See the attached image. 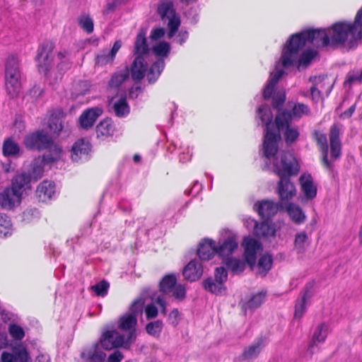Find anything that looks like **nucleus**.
<instances>
[{
    "mask_svg": "<svg viewBox=\"0 0 362 362\" xmlns=\"http://www.w3.org/2000/svg\"><path fill=\"white\" fill-rule=\"evenodd\" d=\"M49 152L44 154L42 156V162L45 163H52L57 162L62 158L63 155V150L59 146L54 144L52 142V146L48 148Z\"/></svg>",
    "mask_w": 362,
    "mask_h": 362,
    "instance_id": "34",
    "label": "nucleus"
},
{
    "mask_svg": "<svg viewBox=\"0 0 362 362\" xmlns=\"http://www.w3.org/2000/svg\"><path fill=\"white\" fill-rule=\"evenodd\" d=\"M129 77V69L127 66L124 69L116 72L110 81L111 87H118Z\"/></svg>",
    "mask_w": 362,
    "mask_h": 362,
    "instance_id": "43",
    "label": "nucleus"
},
{
    "mask_svg": "<svg viewBox=\"0 0 362 362\" xmlns=\"http://www.w3.org/2000/svg\"><path fill=\"white\" fill-rule=\"evenodd\" d=\"M55 194V185L53 182L44 180L40 182L36 189V196L39 201L47 202Z\"/></svg>",
    "mask_w": 362,
    "mask_h": 362,
    "instance_id": "22",
    "label": "nucleus"
},
{
    "mask_svg": "<svg viewBox=\"0 0 362 362\" xmlns=\"http://www.w3.org/2000/svg\"><path fill=\"white\" fill-rule=\"evenodd\" d=\"M63 112L59 111L54 112L50 115L48 121V127L49 129L56 134H59L63 129Z\"/></svg>",
    "mask_w": 362,
    "mask_h": 362,
    "instance_id": "33",
    "label": "nucleus"
},
{
    "mask_svg": "<svg viewBox=\"0 0 362 362\" xmlns=\"http://www.w3.org/2000/svg\"><path fill=\"white\" fill-rule=\"evenodd\" d=\"M165 67L163 59H158L154 62L147 72V79L150 83H154L160 75Z\"/></svg>",
    "mask_w": 362,
    "mask_h": 362,
    "instance_id": "37",
    "label": "nucleus"
},
{
    "mask_svg": "<svg viewBox=\"0 0 362 362\" xmlns=\"http://www.w3.org/2000/svg\"><path fill=\"white\" fill-rule=\"evenodd\" d=\"M182 274L187 281H195L202 276L203 267L199 259H192L184 268Z\"/></svg>",
    "mask_w": 362,
    "mask_h": 362,
    "instance_id": "15",
    "label": "nucleus"
},
{
    "mask_svg": "<svg viewBox=\"0 0 362 362\" xmlns=\"http://www.w3.org/2000/svg\"><path fill=\"white\" fill-rule=\"evenodd\" d=\"M228 272L224 267H216L215 270V280L221 284L224 285V283L227 281Z\"/></svg>",
    "mask_w": 362,
    "mask_h": 362,
    "instance_id": "58",
    "label": "nucleus"
},
{
    "mask_svg": "<svg viewBox=\"0 0 362 362\" xmlns=\"http://www.w3.org/2000/svg\"><path fill=\"white\" fill-rule=\"evenodd\" d=\"M306 42L317 45L320 43L323 47H331L329 28L327 30H311L292 35L284 45L280 59L281 64L284 68L293 64L299 51L303 49Z\"/></svg>",
    "mask_w": 362,
    "mask_h": 362,
    "instance_id": "2",
    "label": "nucleus"
},
{
    "mask_svg": "<svg viewBox=\"0 0 362 362\" xmlns=\"http://www.w3.org/2000/svg\"><path fill=\"white\" fill-rule=\"evenodd\" d=\"M242 245L245 249L244 256L245 262L252 267L256 262L257 252L261 245L257 240L250 237H245L243 239Z\"/></svg>",
    "mask_w": 362,
    "mask_h": 362,
    "instance_id": "12",
    "label": "nucleus"
},
{
    "mask_svg": "<svg viewBox=\"0 0 362 362\" xmlns=\"http://www.w3.org/2000/svg\"><path fill=\"white\" fill-rule=\"evenodd\" d=\"M12 223L6 215L0 214V237H6L12 231Z\"/></svg>",
    "mask_w": 362,
    "mask_h": 362,
    "instance_id": "45",
    "label": "nucleus"
},
{
    "mask_svg": "<svg viewBox=\"0 0 362 362\" xmlns=\"http://www.w3.org/2000/svg\"><path fill=\"white\" fill-rule=\"evenodd\" d=\"M148 64L144 57H135L129 69V74L134 81L139 82L144 78Z\"/></svg>",
    "mask_w": 362,
    "mask_h": 362,
    "instance_id": "16",
    "label": "nucleus"
},
{
    "mask_svg": "<svg viewBox=\"0 0 362 362\" xmlns=\"http://www.w3.org/2000/svg\"><path fill=\"white\" fill-rule=\"evenodd\" d=\"M273 263V258L270 254L266 253L262 255L258 261L257 267L259 273L265 276L271 269Z\"/></svg>",
    "mask_w": 362,
    "mask_h": 362,
    "instance_id": "38",
    "label": "nucleus"
},
{
    "mask_svg": "<svg viewBox=\"0 0 362 362\" xmlns=\"http://www.w3.org/2000/svg\"><path fill=\"white\" fill-rule=\"evenodd\" d=\"M331 47L355 49L362 40V6L357 11L354 22L338 21L329 27Z\"/></svg>",
    "mask_w": 362,
    "mask_h": 362,
    "instance_id": "4",
    "label": "nucleus"
},
{
    "mask_svg": "<svg viewBox=\"0 0 362 362\" xmlns=\"http://www.w3.org/2000/svg\"><path fill=\"white\" fill-rule=\"evenodd\" d=\"M327 337V325L325 323L317 325L314 331L308 349V351L311 355L314 353L313 348L317 346L318 344L324 343Z\"/></svg>",
    "mask_w": 362,
    "mask_h": 362,
    "instance_id": "25",
    "label": "nucleus"
},
{
    "mask_svg": "<svg viewBox=\"0 0 362 362\" xmlns=\"http://www.w3.org/2000/svg\"><path fill=\"white\" fill-rule=\"evenodd\" d=\"M216 254V244L211 239H204L199 243L197 255L202 261L211 259Z\"/></svg>",
    "mask_w": 362,
    "mask_h": 362,
    "instance_id": "18",
    "label": "nucleus"
},
{
    "mask_svg": "<svg viewBox=\"0 0 362 362\" xmlns=\"http://www.w3.org/2000/svg\"><path fill=\"white\" fill-rule=\"evenodd\" d=\"M247 223H251L254 226L255 234L259 238L274 237L275 235V229L268 223H257L253 219H246Z\"/></svg>",
    "mask_w": 362,
    "mask_h": 362,
    "instance_id": "24",
    "label": "nucleus"
},
{
    "mask_svg": "<svg viewBox=\"0 0 362 362\" xmlns=\"http://www.w3.org/2000/svg\"><path fill=\"white\" fill-rule=\"evenodd\" d=\"M133 335L132 332L129 336H125L115 329L107 330L103 334L100 342L101 346L106 350L119 347L129 349L132 346L131 339Z\"/></svg>",
    "mask_w": 362,
    "mask_h": 362,
    "instance_id": "6",
    "label": "nucleus"
},
{
    "mask_svg": "<svg viewBox=\"0 0 362 362\" xmlns=\"http://www.w3.org/2000/svg\"><path fill=\"white\" fill-rule=\"evenodd\" d=\"M238 243L235 236H229L222 243L216 245V254L225 257L232 255L238 248Z\"/></svg>",
    "mask_w": 362,
    "mask_h": 362,
    "instance_id": "20",
    "label": "nucleus"
},
{
    "mask_svg": "<svg viewBox=\"0 0 362 362\" xmlns=\"http://www.w3.org/2000/svg\"><path fill=\"white\" fill-rule=\"evenodd\" d=\"M109 288L110 283L103 279L92 286V291H93L97 296L103 298L107 295Z\"/></svg>",
    "mask_w": 362,
    "mask_h": 362,
    "instance_id": "47",
    "label": "nucleus"
},
{
    "mask_svg": "<svg viewBox=\"0 0 362 362\" xmlns=\"http://www.w3.org/2000/svg\"><path fill=\"white\" fill-rule=\"evenodd\" d=\"M203 286L206 291L215 294L221 293L222 291L226 289L224 285L216 281L212 278H208L205 279L203 281Z\"/></svg>",
    "mask_w": 362,
    "mask_h": 362,
    "instance_id": "41",
    "label": "nucleus"
},
{
    "mask_svg": "<svg viewBox=\"0 0 362 362\" xmlns=\"http://www.w3.org/2000/svg\"><path fill=\"white\" fill-rule=\"evenodd\" d=\"M16 362H31L26 349L22 348L16 351Z\"/></svg>",
    "mask_w": 362,
    "mask_h": 362,
    "instance_id": "62",
    "label": "nucleus"
},
{
    "mask_svg": "<svg viewBox=\"0 0 362 362\" xmlns=\"http://www.w3.org/2000/svg\"><path fill=\"white\" fill-rule=\"evenodd\" d=\"M267 339L266 337H260L247 348L245 349L240 356L242 362H250L256 358L260 354L262 349L267 344Z\"/></svg>",
    "mask_w": 362,
    "mask_h": 362,
    "instance_id": "10",
    "label": "nucleus"
},
{
    "mask_svg": "<svg viewBox=\"0 0 362 362\" xmlns=\"http://www.w3.org/2000/svg\"><path fill=\"white\" fill-rule=\"evenodd\" d=\"M173 296L179 300H183L186 296V290L182 284H176L173 291Z\"/></svg>",
    "mask_w": 362,
    "mask_h": 362,
    "instance_id": "60",
    "label": "nucleus"
},
{
    "mask_svg": "<svg viewBox=\"0 0 362 362\" xmlns=\"http://www.w3.org/2000/svg\"><path fill=\"white\" fill-rule=\"evenodd\" d=\"M30 177L25 173L16 175L13 177L10 187L15 189L22 197L23 192L27 188H30Z\"/></svg>",
    "mask_w": 362,
    "mask_h": 362,
    "instance_id": "27",
    "label": "nucleus"
},
{
    "mask_svg": "<svg viewBox=\"0 0 362 362\" xmlns=\"http://www.w3.org/2000/svg\"><path fill=\"white\" fill-rule=\"evenodd\" d=\"M157 13L160 16L162 21L167 19L176 15L174 4L172 0H160L157 6Z\"/></svg>",
    "mask_w": 362,
    "mask_h": 362,
    "instance_id": "28",
    "label": "nucleus"
},
{
    "mask_svg": "<svg viewBox=\"0 0 362 362\" xmlns=\"http://www.w3.org/2000/svg\"><path fill=\"white\" fill-rule=\"evenodd\" d=\"M314 283L308 282L302 292L300 293V298L296 300L295 306V318H301L306 310L307 300L310 299L313 295Z\"/></svg>",
    "mask_w": 362,
    "mask_h": 362,
    "instance_id": "9",
    "label": "nucleus"
},
{
    "mask_svg": "<svg viewBox=\"0 0 362 362\" xmlns=\"http://www.w3.org/2000/svg\"><path fill=\"white\" fill-rule=\"evenodd\" d=\"M280 207H282L281 202L275 203L271 200H262L255 204L258 214L263 218H270L274 216Z\"/></svg>",
    "mask_w": 362,
    "mask_h": 362,
    "instance_id": "13",
    "label": "nucleus"
},
{
    "mask_svg": "<svg viewBox=\"0 0 362 362\" xmlns=\"http://www.w3.org/2000/svg\"><path fill=\"white\" fill-rule=\"evenodd\" d=\"M146 35V31L144 29H141L136 35L133 51L135 57H144L148 52L149 48Z\"/></svg>",
    "mask_w": 362,
    "mask_h": 362,
    "instance_id": "23",
    "label": "nucleus"
},
{
    "mask_svg": "<svg viewBox=\"0 0 362 362\" xmlns=\"http://www.w3.org/2000/svg\"><path fill=\"white\" fill-rule=\"evenodd\" d=\"M8 333L13 339L17 341L22 340L25 337L23 329L17 324H11L8 327Z\"/></svg>",
    "mask_w": 362,
    "mask_h": 362,
    "instance_id": "51",
    "label": "nucleus"
},
{
    "mask_svg": "<svg viewBox=\"0 0 362 362\" xmlns=\"http://www.w3.org/2000/svg\"><path fill=\"white\" fill-rule=\"evenodd\" d=\"M163 322L160 320L151 322L146 326L147 333L153 337H158L163 329Z\"/></svg>",
    "mask_w": 362,
    "mask_h": 362,
    "instance_id": "49",
    "label": "nucleus"
},
{
    "mask_svg": "<svg viewBox=\"0 0 362 362\" xmlns=\"http://www.w3.org/2000/svg\"><path fill=\"white\" fill-rule=\"evenodd\" d=\"M223 264L234 274H238L245 270L246 263L245 261L238 258L227 257L223 259Z\"/></svg>",
    "mask_w": 362,
    "mask_h": 362,
    "instance_id": "35",
    "label": "nucleus"
},
{
    "mask_svg": "<svg viewBox=\"0 0 362 362\" xmlns=\"http://www.w3.org/2000/svg\"><path fill=\"white\" fill-rule=\"evenodd\" d=\"M322 79L321 76H312L310 78V81L314 83V85L310 88V93L313 100H318L320 98L321 92L316 88L315 83L317 81H322Z\"/></svg>",
    "mask_w": 362,
    "mask_h": 362,
    "instance_id": "59",
    "label": "nucleus"
},
{
    "mask_svg": "<svg viewBox=\"0 0 362 362\" xmlns=\"http://www.w3.org/2000/svg\"><path fill=\"white\" fill-rule=\"evenodd\" d=\"M144 305V300L142 298H139L135 300L130 306V313L128 314L131 315H135L137 318L138 315L142 313Z\"/></svg>",
    "mask_w": 362,
    "mask_h": 362,
    "instance_id": "55",
    "label": "nucleus"
},
{
    "mask_svg": "<svg viewBox=\"0 0 362 362\" xmlns=\"http://www.w3.org/2000/svg\"><path fill=\"white\" fill-rule=\"evenodd\" d=\"M2 152L6 157H16L19 155L20 147L11 138H6L3 143Z\"/></svg>",
    "mask_w": 362,
    "mask_h": 362,
    "instance_id": "36",
    "label": "nucleus"
},
{
    "mask_svg": "<svg viewBox=\"0 0 362 362\" xmlns=\"http://www.w3.org/2000/svg\"><path fill=\"white\" fill-rule=\"evenodd\" d=\"M80 127L84 129L90 127V108H87L79 117Z\"/></svg>",
    "mask_w": 362,
    "mask_h": 362,
    "instance_id": "57",
    "label": "nucleus"
},
{
    "mask_svg": "<svg viewBox=\"0 0 362 362\" xmlns=\"http://www.w3.org/2000/svg\"><path fill=\"white\" fill-rule=\"evenodd\" d=\"M317 52L313 49H309L303 52L298 59V69L301 66L307 67L311 62L312 59L316 56Z\"/></svg>",
    "mask_w": 362,
    "mask_h": 362,
    "instance_id": "48",
    "label": "nucleus"
},
{
    "mask_svg": "<svg viewBox=\"0 0 362 362\" xmlns=\"http://www.w3.org/2000/svg\"><path fill=\"white\" fill-rule=\"evenodd\" d=\"M177 279L175 274L165 275L160 281V291L163 293L171 292L175 286Z\"/></svg>",
    "mask_w": 362,
    "mask_h": 362,
    "instance_id": "39",
    "label": "nucleus"
},
{
    "mask_svg": "<svg viewBox=\"0 0 362 362\" xmlns=\"http://www.w3.org/2000/svg\"><path fill=\"white\" fill-rule=\"evenodd\" d=\"M54 47L53 42L45 41L40 45L37 49L35 59L37 62L39 71L46 76L48 74V71L52 64L51 55Z\"/></svg>",
    "mask_w": 362,
    "mask_h": 362,
    "instance_id": "8",
    "label": "nucleus"
},
{
    "mask_svg": "<svg viewBox=\"0 0 362 362\" xmlns=\"http://www.w3.org/2000/svg\"><path fill=\"white\" fill-rule=\"evenodd\" d=\"M78 23L87 33H90V16L88 13H81L78 17Z\"/></svg>",
    "mask_w": 362,
    "mask_h": 362,
    "instance_id": "53",
    "label": "nucleus"
},
{
    "mask_svg": "<svg viewBox=\"0 0 362 362\" xmlns=\"http://www.w3.org/2000/svg\"><path fill=\"white\" fill-rule=\"evenodd\" d=\"M90 151V145L88 140L80 139L74 143L71 148V159L77 162L82 156L88 157Z\"/></svg>",
    "mask_w": 362,
    "mask_h": 362,
    "instance_id": "26",
    "label": "nucleus"
},
{
    "mask_svg": "<svg viewBox=\"0 0 362 362\" xmlns=\"http://www.w3.org/2000/svg\"><path fill=\"white\" fill-rule=\"evenodd\" d=\"M266 297V293L261 291L252 296V297L245 303V309L255 310L259 307Z\"/></svg>",
    "mask_w": 362,
    "mask_h": 362,
    "instance_id": "42",
    "label": "nucleus"
},
{
    "mask_svg": "<svg viewBox=\"0 0 362 362\" xmlns=\"http://www.w3.org/2000/svg\"><path fill=\"white\" fill-rule=\"evenodd\" d=\"M286 95L284 93H277L272 99V106L275 109H279L284 103Z\"/></svg>",
    "mask_w": 362,
    "mask_h": 362,
    "instance_id": "61",
    "label": "nucleus"
},
{
    "mask_svg": "<svg viewBox=\"0 0 362 362\" xmlns=\"http://www.w3.org/2000/svg\"><path fill=\"white\" fill-rule=\"evenodd\" d=\"M52 138L43 129L33 132L24 138L25 146L30 150L47 149L52 144Z\"/></svg>",
    "mask_w": 362,
    "mask_h": 362,
    "instance_id": "7",
    "label": "nucleus"
},
{
    "mask_svg": "<svg viewBox=\"0 0 362 362\" xmlns=\"http://www.w3.org/2000/svg\"><path fill=\"white\" fill-rule=\"evenodd\" d=\"M170 47L168 42H161L153 47V51L156 55L165 57L168 55Z\"/></svg>",
    "mask_w": 362,
    "mask_h": 362,
    "instance_id": "52",
    "label": "nucleus"
},
{
    "mask_svg": "<svg viewBox=\"0 0 362 362\" xmlns=\"http://www.w3.org/2000/svg\"><path fill=\"white\" fill-rule=\"evenodd\" d=\"M257 117L261 120V124L265 126L263 149L264 155L268 159L274 157L278 152V143L281 140L280 129L286 128L284 137L286 144H293L299 136L298 130L290 127L292 116L289 111H279L275 118L276 126L272 123L273 115L268 105H262L258 107Z\"/></svg>",
    "mask_w": 362,
    "mask_h": 362,
    "instance_id": "1",
    "label": "nucleus"
},
{
    "mask_svg": "<svg viewBox=\"0 0 362 362\" xmlns=\"http://www.w3.org/2000/svg\"><path fill=\"white\" fill-rule=\"evenodd\" d=\"M44 172L43 165L42 162L40 160H35L30 164V170L29 172L28 176L30 177V180L33 179L34 180H37L41 178Z\"/></svg>",
    "mask_w": 362,
    "mask_h": 362,
    "instance_id": "46",
    "label": "nucleus"
},
{
    "mask_svg": "<svg viewBox=\"0 0 362 362\" xmlns=\"http://www.w3.org/2000/svg\"><path fill=\"white\" fill-rule=\"evenodd\" d=\"M137 324V318L135 315L125 314L120 317L118 327L122 331H127V336H129L132 332L134 334L133 338L131 339V344L136 340V326Z\"/></svg>",
    "mask_w": 362,
    "mask_h": 362,
    "instance_id": "17",
    "label": "nucleus"
},
{
    "mask_svg": "<svg viewBox=\"0 0 362 362\" xmlns=\"http://www.w3.org/2000/svg\"><path fill=\"white\" fill-rule=\"evenodd\" d=\"M123 358L122 353L119 350H116L110 354L107 358V362H121Z\"/></svg>",
    "mask_w": 362,
    "mask_h": 362,
    "instance_id": "64",
    "label": "nucleus"
},
{
    "mask_svg": "<svg viewBox=\"0 0 362 362\" xmlns=\"http://www.w3.org/2000/svg\"><path fill=\"white\" fill-rule=\"evenodd\" d=\"M168 21V37L169 38L173 37L176 32L177 31L180 25V18L176 14L175 16L167 19Z\"/></svg>",
    "mask_w": 362,
    "mask_h": 362,
    "instance_id": "50",
    "label": "nucleus"
},
{
    "mask_svg": "<svg viewBox=\"0 0 362 362\" xmlns=\"http://www.w3.org/2000/svg\"><path fill=\"white\" fill-rule=\"evenodd\" d=\"M21 199L15 189L6 187L0 193V206L4 209L11 210L21 203Z\"/></svg>",
    "mask_w": 362,
    "mask_h": 362,
    "instance_id": "11",
    "label": "nucleus"
},
{
    "mask_svg": "<svg viewBox=\"0 0 362 362\" xmlns=\"http://www.w3.org/2000/svg\"><path fill=\"white\" fill-rule=\"evenodd\" d=\"M301 190L307 199H313L317 195V187L310 175L303 174L299 179Z\"/></svg>",
    "mask_w": 362,
    "mask_h": 362,
    "instance_id": "21",
    "label": "nucleus"
},
{
    "mask_svg": "<svg viewBox=\"0 0 362 362\" xmlns=\"http://www.w3.org/2000/svg\"><path fill=\"white\" fill-rule=\"evenodd\" d=\"M287 212L291 219L296 224L300 225L305 222L306 216L299 206L293 203L288 204Z\"/></svg>",
    "mask_w": 362,
    "mask_h": 362,
    "instance_id": "31",
    "label": "nucleus"
},
{
    "mask_svg": "<svg viewBox=\"0 0 362 362\" xmlns=\"http://www.w3.org/2000/svg\"><path fill=\"white\" fill-rule=\"evenodd\" d=\"M360 74L358 71H350L348 72L346 79L344 81V86H352V84L355 83H361L362 81V78L360 77Z\"/></svg>",
    "mask_w": 362,
    "mask_h": 362,
    "instance_id": "56",
    "label": "nucleus"
},
{
    "mask_svg": "<svg viewBox=\"0 0 362 362\" xmlns=\"http://www.w3.org/2000/svg\"><path fill=\"white\" fill-rule=\"evenodd\" d=\"M180 313L177 308L173 309L169 314L168 321L173 327H176L180 322Z\"/></svg>",
    "mask_w": 362,
    "mask_h": 362,
    "instance_id": "63",
    "label": "nucleus"
},
{
    "mask_svg": "<svg viewBox=\"0 0 362 362\" xmlns=\"http://www.w3.org/2000/svg\"><path fill=\"white\" fill-rule=\"evenodd\" d=\"M112 108L115 115L119 117H124L129 112V107L125 97H122L116 101L114 103Z\"/></svg>",
    "mask_w": 362,
    "mask_h": 362,
    "instance_id": "40",
    "label": "nucleus"
},
{
    "mask_svg": "<svg viewBox=\"0 0 362 362\" xmlns=\"http://www.w3.org/2000/svg\"><path fill=\"white\" fill-rule=\"evenodd\" d=\"M340 129L338 124H334L329 131V141L331 146V156L334 159L338 158L341 155Z\"/></svg>",
    "mask_w": 362,
    "mask_h": 362,
    "instance_id": "19",
    "label": "nucleus"
},
{
    "mask_svg": "<svg viewBox=\"0 0 362 362\" xmlns=\"http://www.w3.org/2000/svg\"><path fill=\"white\" fill-rule=\"evenodd\" d=\"M315 137L322 153V163L328 169L332 168V163L328 160V144L327 136L325 134L316 132Z\"/></svg>",
    "mask_w": 362,
    "mask_h": 362,
    "instance_id": "29",
    "label": "nucleus"
},
{
    "mask_svg": "<svg viewBox=\"0 0 362 362\" xmlns=\"http://www.w3.org/2000/svg\"><path fill=\"white\" fill-rule=\"evenodd\" d=\"M289 112L292 116V119H300L304 115H310V109L307 105L298 103L293 105L291 112Z\"/></svg>",
    "mask_w": 362,
    "mask_h": 362,
    "instance_id": "44",
    "label": "nucleus"
},
{
    "mask_svg": "<svg viewBox=\"0 0 362 362\" xmlns=\"http://www.w3.org/2000/svg\"><path fill=\"white\" fill-rule=\"evenodd\" d=\"M21 71L17 57L11 55L5 62V82L8 94L11 98L18 95L21 88Z\"/></svg>",
    "mask_w": 362,
    "mask_h": 362,
    "instance_id": "5",
    "label": "nucleus"
},
{
    "mask_svg": "<svg viewBox=\"0 0 362 362\" xmlns=\"http://www.w3.org/2000/svg\"><path fill=\"white\" fill-rule=\"evenodd\" d=\"M284 74V71L283 69H276L274 74H271L267 84L263 90V97L264 99H269L272 96L276 84Z\"/></svg>",
    "mask_w": 362,
    "mask_h": 362,
    "instance_id": "30",
    "label": "nucleus"
},
{
    "mask_svg": "<svg viewBox=\"0 0 362 362\" xmlns=\"http://www.w3.org/2000/svg\"><path fill=\"white\" fill-rule=\"evenodd\" d=\"M114 127L112 124L111 119L107 118L101 121L97 125L95 132L98 139H104L105 138L112 135Z\"/></svg>",
    "mask_w": 362,
    "mask_h": 362,
    "instance_id": "32",
    "label": "nucleus"
},
{
    "mask_svg": "<svg viewBox=\"0 0 362 362\" xmlns=\"http://www.w3.org/2000/svg\"><path fill=\"white\" fill-rule=\"evenodd\" d=\"M276 174L279 177L277 193L280 202H288L296 194V189L290 177L298 175L300 166L293 154L289 151H282L280 161L276 159L274 162Z\"/></svg>",
    "mask_w": 362,
    "mask_h": 362,
    "instance_id": "3",
    "label": "nucleus"
},
{
    "mask_svg": "<svg viewBox=\"0 0 362 362\" xmlns=\"http://www.w3.org/2000/svg\"><path fill=\"white\" fill-rule=\"evenodd\" d=\"M308 235L305 232L297 233L294 240L295 247L301 252L305 250V243L308 240Z\"/></svg>",
    "mask_w": 362,
    "mask_h": 362,
    "instance_id": "54",
    "label": "nucleus"
},
{
    "mask_svg": "<svg viewBox=\"0 0 362 362\" xmlns=\"http://www.w3.org/2000/svg\"><path fill=\"white\" fill-rule=\"evenodd\" d=\"M122 45V42L120 40H116L110 51L103 50L100 54H98L95 59V66H103L107 64H112Z\"/></svg>",
    "mask_w": 362,
    "mask_h": 362,
    "instance_id": "14",
    "label": "nucleus"
}]
</instances>
